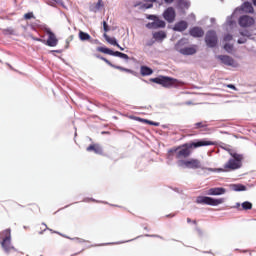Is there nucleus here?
<instances>
[{"instance_id":"47","label":"nucleus","mask_w":256,"mask_h":256,"mask_svg":"<svg viewBox=\"0 0 256 256\" xmlns=\"http://www.w3.org/2000/svg\"><path fill=\"white\" fill-rule=\"evenodd\" d=\"M90 201H93V202H95V200H94V199H90Z\"/></svg>"},{"instance_id":"23","label":"nucleus","mask_w":256,"mask_h":256,"mask_svg":"<svg viewBox=\"0 0 256 256\" xmlns=\"http://www.w3.org/2000/svg\"><path fill=\"white\" fill-rule=\"evenodd\" d=\"M167 37V34L164 31H159L153 34V38L156 41H163Z\"/></svg>"},{"instance_id":"4","label":"nucleus","mask_w":256,"mask_h":256,"mask_svg":"<svg viewBox=\"0 0 256 256\" xmlns=\"http://www.w3.org/2000/svg\"><path fill=\"white\" fill-rule=\"evenodd\" d=\"M189 43V39L187 38H182L179 40L177 43V49L181 55H195L197 53V46H192V47H185V48H180L183 47V45H187Z\"/></svg>"},{"instance_id":"19","label":"nucleus","mask_w":256,"mask_h":256,"mask_svg":"<svg viewBox=\"0 0 256 256\" xmlns=\"http://www.w3.org/2000/svg\"><path fill=\"white\" fill-rule=\"evenodd\" d=\"M241 11H243V13H255V9L253 8V4H251L250 2H244L241 5Z\"/></svg>"},{"instance_id":"30","label":"nucleus","mask_w":256,"mask_h":256,"mask_svg":"<svg viewBox=\"0 0 256 256\" xmlns=\"http://www.w3.org/2000/svg\"><path fill=\"white\" fill-rule=\"evenodd\" d=\"M224 49H225V51H227V53H231V51H233V45L225 44Z\"/></svg>"},{"instance_id":"14","label":"nucleus","mask_w":256,"mask_h":256,"mask_svg":"<svg viewBox=\"0 0 256 256\" xmlns=\"http://www.w3.org/2000/svg\"><path fill=\"white\" fill-rule=\"evenodd\" d=\"M97 57L98 59H101V61H104L107 65H109V67H112L113 69H118V71H125L126 73H131V70L124 68L122 66L114 65L113 63H111V61H109L107 58L103 56H97Z\"/></svg>"},{"instance_id":"34","label":"nucleus","mask_w":256,"mask_h":256,"mask_svg":"<svg viewBox=\"0 0 256 256\" xmlns=\"http://www.w3.org/2000/svg\"><path fill=\"white\" fill-rule=\"evenodd\" d=\"M103 28H104L105 33L109 32V25H107L106 21L103 22Z\"/></svg>"},{"instance_id":"20","label":"nucleus","mask_w":256,"mask_h":256,"mask_svg":"<svg viewBox=\"0 0 256 256\" xmlns=\"http://www.w3.org/2000/svg\"><path fill=\"white\" fill-rule=\"evenodd\" d=\"M189 27V24H187L186 21H180L174 25L173 30L183 32Z\"/></svg>"},{"instance_id":"21","label":"nucleus","mask_w":256,"mask_h":256,"mask_svg":"<svg viewBox=\"0 0 256 256\" xmlns=\"http://www.w3.org/2000/svg\"><path fill=\"white\" fill-rule=\"evenodd\" d=\"M251 209H253V203L245 201L241 204V208H239V211H251Z\"/></svg>"},{"instance_id":"41","label":"nucleus","mask_w":256,"mask_h":256,"mask_svg":"<svg viewBox=\"0 0 256 256\" xmlns=\"http://www.w3.org/2000/svg\"><path fill=\"white\" fill-rule=\"evenodd\" d=\"M236 209H241V204L240 203H236V206H235Z\"/></svg>"},{"instance_id":"26","label":"nucleus","mask_w":256,"mask_h":256,"mask_svg":"<svg viewBox=\"0 0 256 256\" xmlns=\"http://www.w3.org/2000/svg\"><path fill=\"white\" fill-rule=\"evenodd\" d=\"M209 127V124H207V121H202L194 124L193 129H207Z\"/></svg>"},{"instance_id":"39","label":"nucleus","mask_w":256,"mask_h":256,"mask_svg":"<svg viewBox=\"0 0 256 256\" xmlns=\"http://www.w3.org/2000/svg\"><path fill=\"white\" fill-rule=\"evenodd\" d=\"M174 1L175 0H164V3H166V5H171Z\"/></svg>"},{"instance_id":"40","label":"nucleus","mask_w":256,"mask_h":256,"mask_svg":"<svg viewBox=\"0 0 256 256\" xmlns=\"http://www.w3.org/2000/svg\"><path fill=\"white\" fill-rule=\"evenodd\" d=\"M145 9H151V7H153V4H149V5H144Z\"/></svg>"},{"instance_id":"33","label":"nucleus","mask_w":256,"mask_h":256,"mask_svg":"<svg viewBox=\"0 0 256 256\" xmlns=\"http://www.w3.org/2000/svg\"><path fill=\"white\" fill-rule=\"evenodd\" d=\"M146 27H147L148 29H156V28H155V22H150V23H148V24L146 25Z\"/></svg>"},{"instance_id":"5","label":"nucleus","mask_w":256,"mask_h":256,"mask_svg":"<svg viewBox=\"0 0 256 256\" xmlns=\"http://www.w3.org/2000/svg\"><path fill=\"white\" fill-rule=\"evenodd\" d=\"M1 246L6 253H9V251H12V249H15L13 246H11V229H6L1 232Z\"/></svg>"},{"instance_id":"48","label":"nucleus","mask_w":256,"mask_h":256,"mask_svg":"<svg viewBox=\"0 0 256 256\" xmlns=\"http://www.w3.org/2000/svg\"><path fill=\"white\" fill-rule=\"evenodd\" d=\"M186 7H188L187 2H185Z\"/></svg>"},{"instance_id":"46","label":"nucleus","mask_w":256,"mask_h":256,"mask_svg":"<svg viewBox=\"0 0 256 256\" xmlns=\"http://www.w3.org/2000/svg\"><path fill=\"white\" fill-rule=\"evenodd\" d=\"M153 237H159L161 239V236H159V235H153Z\"/></svg>"},{"instance_id":"35","label":"nucleus","mask_w":256,"mask_h":256,"mask_svg":"<svg viewBox=\"0 0 256 256\" xmlns=\"http://www.w3.org/2000/svg\"><path fill=\"white\" fill-rule=\"evenodd\" d=\"M233 39V36L231 34H227L225 37H224V41H231Z\"/></svg>"},{"instance_id":"16","label":"nucleus","mask_w":256,"mask_h":256,"mask_svg":"<svg viewBox=\"0 0 256 256\" xmlns=\"http://www.w3.org/2000/svg\"><path fill=\"white\" fill-rule=\"evenodd\" d=\"M86 151H88V153H91V151H93L94 153H96V155H103V148L99 144L89 145L86 148Z\"/></svg>"},{"instance_id":"18","label":"nucleus","mask_w":256,"mask_h":256,"mask_svg":"<svg viewBox=\"0 0 256 256\" xmlns=\"http://www.w3.org/2000/svg\"><path fill=\"white\" fill-rule=\"evenodd\" d=\"M227 190L225 188L217 187V188H210L207 192V195H225Z\"/></svg>"},{"instance_id":"8","label":"nucleus","mask_w":256,"mask_h":256,"mask_svg":"<svg viewBox=\"0 0 256 256\" xmlns=\"http://www.w3.org/2000/svg\"><path fill=\"white\" fill-rule=\"evenodd\" d=\"M97 51H99V53H105V55H112L113 57H120V59H125L126 61L129 60V55L119 52V51H113L107 47H98Z\"/></svg>"},{"instance_id":"29","label":"nucleus","mask_w":256,"mask_h":256,"mask_svg":"<svg viewBox=\"0 0 256 256\" xmlns=\"http://www.w3.org/2000/svg\"><path fill=\"white\" fill-rule=\"evenodd\" d=\"M4 35H15V30L13 28H6L3 30Z\"/></svg>"},{"instance_id":"1","label":"nucleus","mask_w":256,"mask_h":256,"mask_svg":"<svg viewBox=\"0 0 256 256\" xmlns=\"http://www.w3.org/2000/svg\"><path fill=\"white\" fill-rule=\"evenodd\" d=\"M211 145H217V142L211 141L209 139H202L188 142L176 148H172L170 150V153H174V157L178 161H185L184 159H188V157H191L195 149H199V147H209Z\"/></svg>"},{"instance_id":"11","label":"nucleus","mask_w":256,"mask_h":256,"mask_svg":"<svg viewBox=\"0 0 256 256\" xmlns=\"http://www.w3.org/2000/svg\"><path fill=\"white\" fill-rule=\"evenodd\" d=\"M175 17H177V14L175 12V8L173 7H168L163 13V18L168 23H173V21H175Z\"/></svg>"},{"instance_id":"10","label":"nucleus","mask_w":256,"mask_h":256,"mask_svg":"<svg viewBox=\"0 0 256 256\" xmlns=\"http://www.w3.org/2000/svg\"><path fill=\"white\" fill-rule=\"evenodd\" d=\"M45 32L46 35H48V39L45 41L46 45H48V47H57L59 40L57 39V36H55V33L49 28H46Z\"/></svg>"},{"instance_id":"44","label":"nucleus","mask_w":256,"mask_h":256,"mask_svg":"<svg viewBox=\"0 0 256 256\" xmlns=\"http://www.w3.org/2000/svg\"><path fill=\"white\" fill-rule=\"evenodd\" d=\"M252 3L256 7V0H252Z\"/></svg>"},{"instance_id":"27","label":"nucleus","mask_w":256,"mask_h":256,"mask_svg":"<svg viewBox=\"0 0 256 256\" xmlns=\"http://www.w3.org/2000/svg\"><path fill=\"white\" fill-rule=\"evenodd\" d=\"M101 7H103V0H98V2L91 7V11H94V13H97V11L101 9Z\"/></svg>"},{"instance_id":"3","label":"nucleus","mask_w":256,"mask_h":256,"mask_svg":"<svg viewBox=\"0 0 256 256\" xmlns=\"http://www.w3.org/2000/svg\"><path fill=\"white\" fill-rule=\"evenodd\" d=\"M196 203L198 205H211L212 207H217V205H223L225 203V198H212L209 196H198L196 198Z\"/></svg>"},{"instance_id":"12","label":"nucleus","mask_w":256,"mask_h":256,"mask_svg":"<svg viewBox=\"0 0 256 256\" xmlns=\"http://www.w3.org/2000/svg\"><path fill=\"white\" fill-rule=\"evenodd\" d=\"M255 24V19L253 17L244 15L239 18V25L240 27H251V25Z\"/></svg>"},{"instance_id":"7","label":"nucleus","mask_w":256,"mask_h":256,"mask_svg":"<svg viewBox=\"0 0 256 256\" xmlns=\"http://www.w3.org/2000/svg\"><path fill=\"white\" fill-rule=\"evenodd\" d=\"M178 167H186V169H201V160L199 159H189V160H179L177 161Z\"/></svg>"},{"instance_id":"32","label":"nucleus","mask_w":256,"mask_h":256,"mask_svg":"<svg viewBox=\"0 0 256 256\" xmlns=\"http://www.w3.org/2000/svg\"><path fill=\"white\" fill-rule=\"evenodd\" d=\"M30 38H31L33 41H38L39 43H45V40H44V39L37 38V37H34V36H30Z\"/></svg>"},{"instance_id":"6","label":"nucleus","mask_w":256,"mask_h":256,"mask_svg":"<svg viewBox=\"0 0 256 256\" xmlns=\"http://www.w3.org/2000/svg\"><path fill=\"white\" fill-rule=\"evenodd\" d=\"M151 81L157 85H162V87H173L174 85H177V79L167 76L152 78Z\"/></svg>"},{"instance_id":"25","label":"nucleus","mask_w":256,"mask_h":256,"mask_svg":"<svg viewBox=\"0 0 256 256\" xmlns=\"http://www.w3.org/2000/svg\"><path fill=\"white\" fill-rule=\"evenodd\" d=\"M104 38L106 39L107 43L110 45H114V47H119V43H117V39L110 37L107 34H104Z\"/></svg>"},{"instance_id":"22","label":"nucleus","mask_w":256,"mask_h":256,"mask_svg":"<svg viewBox=\"0 0 256 256\" xmlns=\"http://www.w3.org/2000/svg\"><path fill=\"white\" fill-rule=\"evenodd\" d=\"M140 73L143 77L147 75H153V69L147 67V66H141Z\"/></svg>"},{"instance_id":"9","label":"nucleus","mask_w":256,"mask_h":256,"mask_svg":"<svg viewBox=\"0 0 256 256\" xmlns=\"http://www.w3.org/2000/svg\"><path fill=\"white\" fill-rule=\"evenodd\" d=\"M217 41V32H215L214 30H209L205 36V43L207 47H217Z\"/></svg>"},{"instance_id":"2","label":"nucleus","mask_w":256,"mask_h":256,"mask_svg":"<svg viewBox=\"0 0 256 256\" xmlns=\"http://www.w3.org/2000/svg\"><path fill=\"white\" fill-rule=\"evenodd\" d=\"M222 149L227 151L232 158L224 164L223 168H219L218 171L222 173H229L231 171H237V169H241V167H243V159H245L243 154L236 153L233 149L229 148V146H222Z\"/></svg>"},{"instance_id":"17","label":"nucleus","mask_w":256,"mask_h":256,"mask_svg":"<svg viewBox=\"0 0 256 256\" xmlns=\"http://www.w3.org/2000/svg\"><path fill=\"white\" fill-rule=\"evenodd\" d=\"M148 19H153L154 20V27L155 29H165V21L157 18L155 15H150Z\"/></svg>"},{"instance_id":"37","label":"nucleus","mask_w":256,"mask_h":256,"mask_svg":"<svg viewBox=\"0 0 256 256\" xmlns=\"http://www.w3.org/2000/svg\"><path fill=\"white\" fill-rule=\"evenodd\" d=\"M227 87L228 89H233L234 91H237V87H235V85L233 84H228Z\"/></svg>"},{"instance_id":"45","label":"nucleus","mask_w":256,"mask_h":256,"mask_svg":"<svg viewBox=\"0 0 256 256\" xmlns=\"http://www.w3.org/2000/svg\"><path fill=\"white\" fill-rule=\"evenodd\" d=\"M148 1H150L151 3H155L156 0H148Z\"/></svg>"},{"instance_id":"38","label":"nucleus","mask_w":256,"mask_h":256,"mask_svg":"<svg viewBox=\"0 0 256 256\" xmlns=\"http://www.w3.org/2000/svg\"><path fill=\"white\" fill-rule=\"evenodd\" d=\"M187 223H193L194 225H197V220H191V218H187Z\"/></svg>"},{"instance_id":"15","label":"nucleus","mask_w":256,"mask_h":256,"mask_svg":"<svg viewBox=\"0 0 256 256\" xmlns=\"http://www.w3.org/2000/svg\"><path fill=\"white\" fill-rule=\"evenodd\" d=\"M189 34L191 35V37L199 38L205 35V31H203V28L196 26L189 30Z\"/></svg>"},{"instance_id":"24","label":"nucleus","mask_w":256,"mask_h":256,"mask_svg":"<svg viewBox=\"0 0 256 256\" xmlns=\"http://www.w3.org/2000/svg\"><path fill=\"white\" fill-rule=\"evenodd\" d=\"M78 37L80 41H91V35L87 32L79 31Z\"/></svg>"},{"instance_id":"36","label":"nucleus","mask_w":256,"mask_h":256,"mask_svg":"<svg viewBox=\"0 0 256 256\" xmlns=\"http://www.w3.org/2000/svg\"><path fill=\"white\" fill-rule=\"evenodd\" d=\"M146 122H147L149 125H154V127H159V123H157V122H153V121H149V120H146Z\"/></svg>"},{"instance_id":"42","label":"nucleus","mask_w":256,"mask_h":256,"mask_svg":"<svg viewBox=\"0 0 256 256\" xmlns=\"http://www.w3.org/2000/svg\"><path fill=\"white\" fill-rule=\"evenodd\" d=\"M238 43H239L240 45H242V43H245V41L239 39V40H238Z\"/></svg>"},{"instance_id":"31","label":"nucleus","mask_w":256,"mask_h":256,"mask_svg":"<svg viewBox=\"0 0 256 256\" xmlns=\"http://www.w3.org/2000/svg\"><path fill=\"white\" fill-rule=\"evenodd\" d=\"M33 18H35V16L33 15V12H28L24 14V19L26 20L33 19Z\"/></svg>"},{"instance_id":"13","label":"nucleus","mask_w":256,"mask_h":256,"mask_svg":"<svg viewBox=\"0 0 256 256\" xmlns=\"http://www.w3.org/2000/svg\"><path fill=\"white\" fill-rule=\"evenodd\" d=\"M218 59L221 61V63L227 65L228 67H235V60L231 56L219 55Z\"/></svg>"},{"instance_id":"43","label":"nucleus","mask_w":256,"mask_h":256,"mask_svg":"<svg viewBox=\"0 0 256 256\" xmlns=\"http://www.w3.org/2000/svg\"><path fill=\"white\" fill-rule=\"evenodd\" d=\"M118 49H120V51H125V48L121 47L120 45H119Z\"/></svg>"},{"instance_id":"28","label":"nucleus","mask_w":256,"mask_h":256,"mask_svg":"<svg viewBox=\"0 0 256 256\" xmlns=\"http://www.w3.org/2000/svg\"><path fill=\"white\" fill-rule=\"evenodd\" d=\"M232 189L233 191H247V187H245V185L242 184H234L232 185Z\"/></svg>"}]
</instances>
